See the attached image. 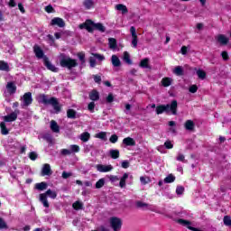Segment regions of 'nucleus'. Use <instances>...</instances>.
Listing matches in <instances>:
<instances>
[{
	"label": "nucleus",
	"mask_w": 231,
	"mask_h": 231,
	"mask_svg": "<svg viewBox=\"0 0 231 231\" xmlns=\"http://www.w3.org/2000/svg\"><path fill=\"white\" fill-rule=\"evenodd\" d=\"M183 192H185V188H183L182 186H178L176 189V194H178L179 196H181Z\"/></svg>",
	"instance_id": "obj_50"
},
{
	"label": "nucleus",
	"mask_w": 231,
	"mask_h": 231,
	"mask_svg": "<svg viewBox=\"0 0 231 231\" xmlns=\"http://www.w3.org/2000/svg\"><path fill=\"white\" fill-rule=\"evenodd\" d=\"M123 60L128 65L133 64V60H131V55L127 51L123 53Z\"/></svg>",
	"instance_id": "obj_23"
},
{
	"label": "nucleus",
	"mask_w": 231,
	"mask_h": 231,
	"mask_svg": "<svg viewBox=\"0 0 231 231\" xmlns=\"http://www.w3.org/2000/svg\"><path fill=\"white\" fill-rule=\"evenodd\" d=\"M89 98H90V100H93V101L98 100V98H100V95L98 94V91H97V90H92V91L89 93Z\"/></svg>",
	"instance_id": "obj_25"
},
{
	"label": "nucleus",
	"mask_w": 231,
	"mask_h": 231,
	"mask_svg": "<svg viewBox=\"0 0 231 231\" xmlns=\"http://www.w3.org/2000/svg\"><path fill=\"white\" fill-rule=\"evenodd\" d=\"M223 221H224V225H226V226H231V217L230 216H225Z\"/></svg>",
	"instance_id": "obj_44"
},
{
	"label": "nucleus",
	"mask_w": 231,
	"mask_h": 231,
	"mask_svg": "<svg viewBox=\"0 0 231 231\" xmlns=\"http://www.w3.org/2000/svg\"><path fill=\"white\" fill-rule=\"evenodd\" d=\"M106 185V179H100L96 182V189H102Z\"/></svg>",
	"instance_id": "obj_41"
},
{
	"label": "nucleus",
	"mask_w": 231,
	"mask_h": 231,
	"mask_svg": "<svg viewBox=\"0 0 231 231\" xmlns=\"http://www.w3.org/2000/svg\"><path fill=\"white\" fill-rule=\"evenodd\" d=\"M162 84L164 88H169V86H171V84H172V79L164 78L162 79Z\"/></svg>",
	"instance_id": "obj_33"
},
{
	"label": "nucleus",
	"mask_w": 231,
	"mask_h": 231,
	"mask_svg": "<svg viewBox=\"0 0 231 231\" xmlns=\"http://www.w3.org/2000/svg\"><path fill=\"white\" fill-rule=\"evenodd\" d=\"M164 146L167 148V149H172V147H174V144H172V143L171 141H166L164 143Z\"/></svg>",
	"instance_id": "obj_56"
},
{
	"label": "nucleus",
	"mask_w": 231,
	"mask_h": 231,
	"mask_svg": "<svg viewBox=\"0 0 231 231\" xmlns=\"http://www.w3.org/2000/svg\"><path fill=\"white\" fill-rule=\"evenodd\" d=\"M197 75L199 77V79H201L202 80L205 79V78L207 77V73H205V71L199 69L197 71Z\"/></svg>",
	"instance_id": "obj_47"
},
{
	"label": "nucleus",
	"mask_w": 231,
	"mask_h": 231,
	"mask_svg": "<svg viewBox=\"0 0 231 231\" xmlns=\"http://www.w3.org/2000/svg\"><path fill=\"white\" fill-rule=\"evenodd\" d=\"M48 197L51 199H55L57 198V192L51 189H48L45 193L40 194V201L42 203L45 208H50V203L48 202Z\"/></svg>",
	"instance_id": "obj_5"
},
{
	"label": "nucleus",
	"mask_w": 231,
	"mask_h": 231,
	"mask_svg": "<svg viewBox=\"0 0 231 231\" xmlns=\"http://www.w3.org/2000/svg\"><path fill=\"white\" fill-rule=\"evenodd\" d=\"M163 113L178 115V101L172 100L171 104L157 106L156 114L162 115Z\"/></svg>",
	"instance_id": "obj_2"
},
{
	"label": "nucleus",
	"mask_w": 231,
	"mask_h": 231,
	"mask_svg": "<svg viewBox=\"0 0 231 231\" xmlns=\"http://www.w3.org/2000/svg\"><path fill=\"white\" fill-rule=\"evenodd\" d=\"M67 116H68V118L75 119V118H77V112L73 109H69L67 111Z\"/></svg>",
	"instance_id": "obj_38"
},
{
	"label": "nucleus",
	"mask_w": 231,
	"mask_h": 231,
	"mask_svg": "<svg viewBox=\"0 0 231 231\" xmlns=\"http://www.w3.org/2000/svg\"><path fill=\"white\" fill-rule=\"evenodd\" d=\"M74 210H82L84 205L80 201H76L72 205Z\"/></svg>",
	"instance_id": "obj_37"
},
{
	"label": "nucleus",
	"mask_w": 231,
	"mask_h": 231,
	"mask_svg": "<svg viewBox=\"0 0 231 231\" xmlns=\"http://www.w3.org/2000/svg\"><path fill=\"white\" fill-rule=\"evenodd\" d=\"M93 57H96V60H98L99 62H102L103 60H106V57L99 53H91Z\"/></svg>",
	"instance_id": "obj_40"
},
{
	"label": "nucleus",
	"mask_w": 231,
	"mask_h": 231,
	"mask_svg": "<svg viewBox=\"0 0 231 231\" xmlns=\"http://www.w3.org/2000/svg\"><path fill=\"white\" fill-rule=\"evenodd\" d=\"M96 169L98 172H111V171H113V165L97 164L96 165Z\"/></svg>",
	"instance_id": "obj_11"
},
{
	"label": "nucleus",
	"mask_w": 231,
	"mask_h": 231,
	"mask_svg": "<svg viewBox=\"0 0 231 231\" xmlns=\"http://www.w3.org/2000/svg\"><path fill=\"white\" fill-rule=\"evenodd\" d=\"M130 32L132 35V44L134 48H136V46H138V35L136 34V28H134V26H132L130 28Z\"/></svg>",
	"instance_id": "obj_10"
},
{
	"label": "nucleus",
	"mask_w": 231,
	"mask_h": 231,
	"mask_svg": "<svg viewBox=\"0 0 231 231\" xmlns=\"http://www.w3.org/2000/svg\"><path fill=\"white\" fill-rule=\"evenodd\" d=\"M221 57L223 60H228V59H230V57L228 56V52L226 51H223L221 52Z\"/></svg>",
	"instance_id": "obj_53"
},
{
	"label": "nucleus",
	"mask_w": 231,
	"mask_h": 231,
	"mask_svg": "<svg viewBox=\"0 0 231 231\" xmlns=\"http://www.w3.org/2000/svg\"><path fill=\"white\" fill-rule=\"evenodd\" d=\"M78 57L81 62H86V54L84 52L78 53Z\"/></svg>",
	"instance_id": "obj_54"
},
{
	"label": "nucleus",
	"mask_w": 231,
	"mask_h": 231,
	"mask_svg": "<svg viewBox=\"0 0 231 231\" xmlns=\"http://www.w3.org/2000/svg\"><path fill=\"white\" fill-rule=\"evenodd\" d=\"M109 154L113 160H117V158H120V151L118 150H110Z\"/></svg>",
	"instance_id": "obj_30"
},
{
	"label": "nucleus",
	"mask_w": 231,
	"mask_h": 231,
	"mask_svg": "<svg viewBox=\"0 0 231 231\" xmlns=\"http://www.w3.org/2000/svg\"><path fill=\"white\" fill-rule=\"evenodd\" d=\"M96 138H99V140H106L107 134L106 132H101L96 134Z\"/></svg>",
	"instance_id": "obj_43"
},
{
	"label": "nucleus",
	"mask_w": 231,
	"mask_h": 231,
	"mask_svg": "<svg viewBox=\"0 0 231 231\" xmlns=\"http://www.w3.org/2000/svg\"><path fill=\"white\" fill-rule=\"evenodd\" d=\"M123 143H125V145L133 147L134 145H136V142L134 141V139L131 138V137H126L123 140Z\"/></svg>",
	"instance_id": "obj_19"
},
{
	"label": "nucleus",
	"mask_w": 231,
	"mask_h": 231,
	"mask_svg": "<svg viewBox=\"0 0 231 231\" xmlns=\"http://www.w3.org/2000/svg\"><path fill=\"white\" fill-rule=\"evenodd\" d=\"M39 104H44V106H51L56 113H60V104L57 97H50L44 94H40L37 97Z\"/></svg>",
	"instance_id": "obj_1"
},
{
	"label": "nucleus",
	"mask_w": 231,
	"mask_h": 231,
	"mask_svg": "<svg viewBox=\"0 0 231 231\" xmlns=\"http://www.w3.org/2000/svg\"><path fill=\"white\" fill-rule=\"evenodd\" d=\"M80 30H88L90 33L93 32V30H97V32H101L104 33L106 32V26L102 24L101 23H95V22L91 20H88L86 23L79 25Z\"/></svg>",
	"instance_id": "obj_3"
},
{
	"label": "nucleus",
	"mask_w": 231,
	"mask_h": 231,
	"mask_svg": "<svg viewBox=\"0 0 231 231\" xmlns=\"http://www.w3.org/2000/svg\"><path fill=\"white\" fill-rule=\"evenodd\" d=\"M97 231H109V229L106 228L104 226H101L97 228Z\"/></svg>",
	"instance_id": "obj_64"
},
{
	"label": "nucleus",
	"mask_w": 231,
	"mask_h": 231,
	"mask_svg": "<svg viewBox=\"0 0 231 231\" xmlns=\"http://www.w3.org/2000/svg\"><path fill=\"white\" fill-rule=\"evenodd\" d=\"M60 64L62 68H68V69H71L79 66V63H77V60L71 59L66 54L60 55Z\"/></svg>",
	"instance_id": "obj_4"
},
{
	"label": "nucleus",
	"mask_w": 231,
	"mask_h": 231,
	"mask_svg": "<svg viewBox=\"0 0 231 231\" xmlns=\"http://www.w3.org/2000/svg\"><path fill=\"white\" fill-rule=\"evenodd\" d=\"M140 181H141L142 185H147V183H149L147 181V180L145 179V177H140Z\"/></svg>",
	"instance_id": "obj_62"
},
{
	"label": "nucleus",
	"mask_w": 231,
	"mask_h": 231,
	"mask_svg": "<svg viewBox=\"0 0 231 231\" xmlns=\"http://www.w3.org/2000/svg\"><path fill=\"white\" fill-rule=\"evenodd\" d=\"M177 162H182L183 163H187V161L185 160V155L182 153H179L176 157Z\"/></svg>",
	"instance_id": "obj_48"
},
{
	"label": "nucleus",
	"mask_w": 231,
	"mask_h": 231,
	"mask_svg": "<svg viewBox=\"0 0 231 231\" xmlns=\"http://www.w3.org/2000/svg\"><path fill=\"white\" fill-rule=\"evenodd\" d=\"M83 5L85 6V8L87 10H91V8H93V6H95V2H93V0H85L83 2Z\"/></svg>",
	"instance_id": "obj_28"
},
{
	"label": "nucleus",
	"mask_w": 231,
	"mask_h": 231,
	"mask_svg": "<svg viewBox=\"0 0 231 231\" xmlns=\"http://www.w3.org/2000/svg\"><path fill=\"white\" fill-rule=\"evenodd\" d=\"M127 178H129V173H124L119 181V187L121 189H125V181H127Z\"/></svg>",
	"instance_id": "obj_20"
},
{
	"label": "nucleus",
	"mask_w": 231,
	"mask_h": 231,
	"mask_svg": "<svg viewBox=\"0 0 231 231\" xmlns=\"http://www.w3.org/2000/svg\"><path fill=\"white\" fill-rule=\"evenodd\" d=\"M109 142H111V143H116V142H118V135L116 134L111 135L109 138Z\"/></svg>",
	"instance_id": "obj_51"
},
{
	"label": "nucleus",
	"mask_w": 231,
	"mask_h": 231,
	"mask_svg": "<svg viewBox=\"0 0 231 231\" xmlns=\"http://www.w3.org/2000/svg\"><path fill=\"white\" fill-rule=\"evenodd\" d=\"M33 102V98H32V92H27L23 97V107H28Z\"/></svg>",
	"instance_id": "obj_7"
},
{
	"label": "nucleus",
	"mask_w": 231,
	"mask_h": 231,
	"mask_svg": "<svg viewBox=\"0 0 231 231\" xmlns=\"http://www.w3.org/2000/svg\"><path fill=\"white\" fill-rule=\"evenodd\" d=\"M108 46H109L110 50H116V48H117L116 39L109 38L108 39Z\"/></svg>",
	"instance_id": "obj_27"
},
{
	"label": "nucleus",
	"mask_w": 231,
	"mask_h": 231,
	"mask_svg": "<svg viewBox=\"0 0 231 231\" xmlns=\"http://www.w3.org/2000/svg\"><path fill=\"white\" fill-rule=\"evenodd\" d=\"M180 53L182 55H187V46H182L180 49Z\"/></svg>",
	"instance_id": "obj_63"
},
{
	"label": "nucleus",
	"mask_w": 231,
	"mask_h": 231,
	"mask_svg": "<svg viewBox=\"0 0 231 231\" xmlns=\"http://www.w3.org/2000/svg\"><path fill=\"white\" fill-rule=\"evenodd\" d=\"M51 26H59L60 28H64L66 26V23H64V20L62 18H53L51 22Z\"/></svg>",
	"instance_id": "obj_13"
},
{
	"label": "nucleus",
	"mask_w": 231,
	"mask_h": 231,
	"mask_svg": "<svg viewBox=\"0 0 231 231\" xmlns=\"http://www.w3.org/2000/svg\"><path fill=\"white\" fill-rule=\"evenodd\" d=\"M173 73L177 75V77H181V75H183V67L181 66L175 67V69H173Z\"/></svg>",
	"instance_id": "obj_35"
},
{
	"label": "nucleus",
	"mask_w": 231,
	"mask_h": 231,
	"mask_svg": "<svg viewBox=\"0 0 231 231\" xmlns=\"http://www.w3.org/2000/svg\"><path fill=\"white\" fill-rule=\"evenodd\" d=\"M51 174H53L51 166L48 163L44 164L42 170V176H51Z\"/></svg>",
	"instance_id": "obj_14"
},
{
	"label": "nucleus",
	"mask_w": 231,
	"mask_h": 231,
	"mask_svg": "<svg viewBox=\"0 0 231 231\" xmlns=\"http://www.w3.org/2000/svg\"><path fill=\"white\" fill-rule=\"evenodd\" d=\"M107 178L111 183H116L117 181H120V179L116 175H108Z\"/></svg>",
	"instance_id": "obj_42"
},
{
	"label": "nucleus",
	"mask_w": 231,
	"mask_h": 231,
	"mask_svg": "<svg viewBox=\"0 0 231 231\" xmlns=\"http://www.w3.org/2000/svg\"><path fill=\"white\" fill-rule=\"evenodd\" d=\"M33 51H34L37 59H44V57H46V56H44V51H42L41 50V47H39L38 45H35L33 47Z\"/></svg>",
	"instance_id": "obj_18"
},
{
	"label": "nucleus",
	"mask_w": 231,
	"mask_h": 231,
	"mask_svg": "<svg viewBox=\"0 0 231 231\" xmlns=\"http://www.w3.org/2000/svg\"><path fill=\"white\" fill-rule=\"evenodd\" d=\"M115 100V97L113 96L112 93L108 94L107 97H106V102H108V104H111V102H113Z\"/></svg>",
	"instance_id": "obj_57"
},
{
	"label": "nucleus",
	"mask_w": 231,
	"mask_h": 231,
	"mask_svg": "<svg viewBox=\"0 0 231 231\" xmlns=\"http://www.w3.org/2000/svg\"><path fill=\"white\" fill-rule=\"evenodd\" d=\"M116 9L122 12V14H127V12H129V10H127V6L122 4L116 5Z\"/></svg>",
	"instance_id": "obj_32"
},
{
	"label": "nucleus",
	"mask_w": 231,
	"mask_h": 231,
	"mask_svg": "<svg viewBox=\"0 0 231 231\" xmlns=\"http://www.w3.org/2000/svg\"><path fill=\"white\" fill-rule=\"evenodd\" d=\"M44 66H46L47 69H50V71H53L54 73H57L59 71V69L55 67V65L51 64L50 60H48V57L43 58Z\"/></svg>",
	"instance_id": "obj_12"
},
{
	"label": "nucleus",
	"mask_w": 231,
	"mask_h": 231,
	"mask_svg": "<svg viewBox=\"0 0 231 231\" xmlns=\"http://www.w3.org/2000/svg\"><path fill=\"white\" fill-rule=\"evenodd\" d=\"M109 225L112 230L114 231H120L122 230V218L117 217H112L109 218Z\"/></svg>",
	"instance_id": "obj_6"
},
{
	"label": "nucleus",
	"mask_w": 231,
	"mask_h": 231,
	"mask_svg": "<svg viewBox=\"0 0 231 231\" xmlns=\"http://www.w3.org/2000/svg\"><path fill=\"white\" fill-rule=\"evenodd\" d=\"M35 189L37 190H46V189H48V184L46 182L37 183Z\"/></svg>",
	"instance_id": "obj_34"
},
{
	"label": "nucleus",
	"mask_w": 231,
	"mask_h": 231,
	"mask_svg": "<svg viewBox=\"0 0 231 231\" xmlns=\"http://www.w3.org/2000/svg\"><path fill=\"white\" fill-rule=\"evenodd\" d=\"M121 167H123V169H129V162L127 161H123Z\"/></svg>",
	"instance_id": "obj_60"
},
{
	"label": "nucleus",
	"mask_w": 231,
	"mask_h": 231,
	"mask_svg": "<svg viewBox=\"0 0 231 231\" xmlns=\"http://www.w3.org/2000/svg\"><path fill=\"white\" fill-rule=\"evenodd\" d=\"M139 66L140 68H144L145 69H151V65H149V58L142 60Z\"/></svg>",
	"instance_id": "obj_21"
},
{
	"label": "nucleus",
	"mask_w": 231,
	"mask_h": 231,
	"mask_svg": "<svg viewBox=\"0 0 231 231\" xmlns=\"http://www.w3.org/2000/svg\"><path fill=\"white\" fill-rule=\"evenodd\" d=\"M111 63L114 68H120V66H122V61L120 60V58H118V56L116 55H112Z\"/></svg>",
	"instance_id": "obj_17"
},
{
	"label": "nucleus",
	"mask_w": 231,
	"mask_h": 231,
	"mask_svg": "<svg viewBox=\"0 0 231 231\" xmlns=\"http://www.w3.org/2000/svg\"><path fill=\"white\" fill-rule=\"evenodd\" d=\"M135 206L137 208H142L143 210H151V204L145 203L143 201H136Z\"/></svg>",
	"instance_id": "obj_15"
},
{
	"label": "nucleus",
	"mask_w": 231,
	"mask_h": 231,
	"mask_svg": "<svg viewBox=\"0 0 231 231\" xmlns=\"http://www.w3.org/2000/svg\"><path fill=\"white\" fill-rule=\"evenodd\" d=\"M88 109L90 113H95V102H90L88 106Z\"/></svg>",
	"instance_id": "obj_52"
},
{
	"label": "nucleus",
	"mask_w": 231,
	"mask_h": 231,
	"mask_svg": "<svg viewBox=\"0 0 231 231\" xmlns=\"http://www.w3.org/2000/svg\"><path fill=\"white\" fill-rule=\"evenodd\" d=\"M61 154H63L64 156H69V154H71V151L69 149H62Z\"/></svg>",
	"instance_id": "obj_58"
},
{
	"label": "nucleus",
	"mask_w": 231,
	"mask_h": 231,
	"mask_svg": "<svg viewBox=\"0 0 231 231\" xmlns=\"http://www.w3.org/2000/svg\"><path fill=\"white\" fill-rule=\"evenodd\" d=\"M70 176H73V173L71 172H66L63 171L61 177L63 178V180H68V178H70Z\"/></svg>",
	"instance_id": "obj_55"
},
{
	"label": "nucleus",
	"mask_w": 231,
	"mask_h": 231,
	"mask_svg": "<svg viewBox=\"0 0 231 231\" xmlns=\"http://www.w3.org/2000/svg\"><path fill=\"white\" fill-rule=\"evenodd\" d=\"M81 142H89V139L91 138V134L88 132H84L79 136Z\"/></svg>",
	"instance_id": "obj_29"
},
{
	"label": "nucleus",
	"mask_w": 231,
	"mask_h": 231,
	"mask_svg": "<svg viewBox=\"0 0 231 231\" xmlns=\"http://www.w3.org/2000/svg\"><path fill=\"white\" fill-rule=\"evenodd\" d=\"M176 177L174 175L170 174L164 179V183H174Z\"/></svg>",
	"instance_id": "obj_39"
},
{
	"label": "nucleus",
	"mask_w": 231,
	"mask_h": 231,
	"mask_svg": "<svg viewBox=\"0 0 231 231\" xmlns=\"http://www.w3.org/2000/svg\"><path fill=\"white\" fill-rule=\"evenodd\" d=\"M51 129L53 131V133H60V127L54 120L51 121Z\"/></svg>",
	"instance_id": "obj_24"
},
{
	"label": "nucleus",
	"mask_w": 231,
	"mask_h": 231,
	"mask_svg": "<svg viewBox=\"0 0 231 231\" xmlns=\"http://www.w3.org/2000/svg\"><path fill=\"white\" fill-rule=\"evenodd\" d=\"M215 39L217 42L220 43L221 46H226L230 41V39L225 34H217Z\"/></svg>",
	"instance_id": "obj_8"
},
{
	"label": "nucleus",
	"mask_w": 231,
	"mask_h": 231,
	"mask_svg": "<svg viewBox=\"0 0 231 231\" xmlns=\"http://www.w3.org/2000/svg\"><path fill=\"white\" fill-rule=\"evenodd\" d=\"M70 153L73 154V152H80V146L77 144H71L69 146Z\"/></svg>",
	"instance_id": "obj_36"
},
{
	"label": "nucleus",
	"mask_w": 231,
	"mask_h": 231,
	"mask_svg": "<svg viewBox=\"0 0 231 231\" xmlns=\"http://www.w3.org/2000/svg\"><path fill=\"white\" fill-rule=\"evenodd\" d=\"M184 127L187 131H194V121L192 120L186 121Z\"/></svg>",
	"instance_id": "obj_26"
},
{
	"label": "nucleus",
	"mask_w": 231,
	"mask_h": 231,
	"mask_svg": "<svg viewBox=\"0 0 231 231\" xmlns=\"http://www.w3.org/2000/svg\"><path fill=\"white\" fill-rule=\"evenodd\" d=\"M19 109L14 110V112L11 113L8 116H4V122H15L17 120V116L19 115Z\"/></svg>",
	"instance_id": "obj_9"
},
{
	"label": "nucleus",
	"mask_w": 231,
	"mask_h": 231,
	"mask_svg": "<svg viewBox=\"0 0 231 231\" xmlns=\"http://www.w3.org/2000/svg\"><path fill=\"white\" fill-rule=\"evenodd\" d=\"M0 129H1V134H4L5 136H6V134H9L10 133V130L6 128V123L5 122L0 123Z\"/></svg>",
	"instance_id": "obj_22"
},
{
	"label": "nucleus",
	"mask_w": 231,
	"mask_h": 231,
	"mask_svg": "<svg viewBox=\"0 0 231 231\" xmlns=\"http://www.w3.org/2000/svg\"><path fill=\"white\" fill-rule=\"evenodd\" d=\"M38 154H37V152H31L30 153H29V158H30V160H32V162H35V160H37V158H38Z\"/></svg>",
	"instance_id": "obj_49"
},
{
	"label": "nucleus",
	"mask_w": 231,
	"mask_h": 231,
	"mask_svg": "<svg viewBox=\"0 0 231 231\" xmlns=\"http://www.w3.org/2000/svg\"><path fill=\"white\" fill-rule=\"evenodd\" d=\"M6 89L9 95H14L15 94V91H17V86H15V83L14 82H8L6 85Z\"/></svg>",
	"instance_id": "obj_16"
},
{
	"label": "nucleus",
	"mask_w": 231,
	"mask_h": 231,
	"mask_svg": "<svg viewBox=\"0 0 231 231\" xmlns=\"http://www.w3.org/2000/svg\"><path fill=\"white\" fill-rule=\"evenodd\" d=\"M0 229L8 230V225H6V222L2 217H0Z\"/></svg>",
	"instance_id": "obj_45"
},
{
	"label": "nucleus",
	"mask_w": 231,
	"mask_h": 231,
	"mask_svg": "<svg viewBox=\"0 0 231 231\" xmlns=\"http://www.w3.org/2000/svg\"><path fill=\"white\" fill-rule=\"evenodd\" d=\"M89 64L91 68H95V66H97V58L95 56H91L89 58Z\"/></svg>",
	"instance_id": "obj_46"
},
{
	"label": "nucleus",
	"mask_w": 231,
	"mask_h": 231,
	"mask_svg": "<svg viewBox=\"0 0 231 231\" xmlns=\"http://www.w3.org/2000/svg\"><path fill=\"white\" fill-rule=\"evenodd\" d=\"M198 91V86L192 85L189 87V93H196Z\"/></svg>",
	"instance_id": "obj_59"
},
{
	"label": "nucleus",
	"mask_w": 231,
	"mask_h": 231,
	"mask_svg": "<svg viewBox=\"0 0 231 231\" xmlns=\"http://www.w3.org/2000/svg\"><path fill=\"white\" fill-rule=\"evenodd\" d=\"M0 71H10V66L6 61L0 60Z\"/></svg>",
	"instance_id": "obj_31"
},
{
	"label": "nucleus",
	"mask_w": 231,
	"mask_h": 231,
	"mask_svg": "<svg viewBox=\"0 0 231 231\" xmlns=\"http://www.w3.org/2000/svg\"><path fill=\"white\" fill-rule=\"evenodd\" d=\"M45 12H47V14H51L53 13V6L51 5H48L45 7Z\"/></svg>",
	"instance_id": "obj_61"
}]
</instances>
